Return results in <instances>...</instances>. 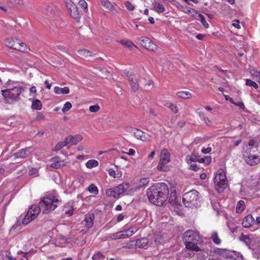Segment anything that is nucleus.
Instances as JSON below:
<instances>
[{"label": "nucleus", "mask_w": 260, "mask_h": 260, "mask_svg": "<svg viewBox=\"0 0 260 260\" xmlns=\"http://www.w3.org/2000/svg\"><path fill=\"white\" fill-rule=\"evenodd\" d=\"M60 202V201L58 199V197L55 196L51 195L43 198L39 202V206L33 205L29 208L27 214L22 221V224L26 225L37 218L40 213L41 209L43 214H48L53 211Z\"/></svg>", "instance_id": "1"}, {"label": "nucleus", "mask_w": 260, "mask_h": 260, "mask_svg": "<svg viewBox=\"0 0 260 260\" xmlns=\"http://www.w3.org/2000/svg\"><path fill=\"white\" fill-rule=\"evenodd\" d=\"M169 188L163 182H159L149 187L147 195L149 201L157 206H161L168 198Z\"/></svg>", "instance_id": "2"}, {"label": "nucleus", "mask_w": 260, "mask_h": 260, "mask_svg": "<svg viewBox=\"0 0 260 260\" xmlns=\"http://www.w3.org/2000/svg\"><path fill=\"white\" fill-rule=\"evenodd\" d=\"M7 88L1 90L4 100L9 104H13L21 100V94L24 90V87L18 81L9 79L6 83Z\"/></svg>", "instance_id": "3"}, {"label": "nucleus", "mask_w": 260, "mask_h": 260, "mask_svg": "<svg viewBox=\"0 0 260 260\" xmlns=\"http://www.w3.org/2000/svg\"><path fill=\"white\" fill-rule=\"evenodd\" d=\"M183 240L187 249L196 252L201 251L198 244L202 242V239L199 232L186 231L183 235Z\"/></svg>", "instance_id": "4"}, {"label": "nucleus", "mask_w": 260, "mask_h": 260, "mask_svg": "<svg viewBox=\"0 0 260 260\" xmlns=\"http://www.w3.org/2000/svg\"><path fill=\"white\" fill-rule=\"evenodd\" d=\"M5 45L13 49H15L24 53H27L30 51L29 47L20 39L10 37L4 40Z\"/></svg>", "instance_id": "5"}, {"label": "nucleus", "mask_w": 260, "mask_h": 260, "mask_svg": "<svg viewBox=\"0 0 260 260\" xmlns=\"http://www.w3.org/2000/svg\"><path fill=\"white\" fill-rule=\"evenodd\" d=\"M214 181L217 191L219 193L222 192L228 185L225 171L222 169H219L214 178Z\"/></svg>", "instance_id": "6"}, {"label": "nucleus", "mask_w": 260, "mask_h": 260, "mask_svg": "<svg viewBox=\"0 0 260 260\" xmlns=\"http://www.w3.org/2000/svg\"><path fill=\"white\" fill-rule=\"evenodd\" d=\"M170 162V153L164 148L161 149L160 154V159L157 166V169L159 171L167 172L169 171L170 167L168 164Z\"/></svg>", "instance_id": "7"}, {"label": "nucleus", "mask_w": 260, "mask_h": 260, "mask_svg": "<svg viewBox=\"0 0 260 260\" xmlns=\"http://www.w3.org/2000/svg\"><path fill=\"white\" fill-rule=\"evenodd\" d=\"M199 197V192L196 190H191L184 194L182 201L186 207H190L197 204Z\"/></svg>", "instance_id": "8"}, {"label": "nucleus", "mask_w": 260, "mask_h": 260, "mask_svg": "<svg viewBox=\"0 0 260 260\" xmlns=\"http://www.w3.org/2000/svg\"><path fill=\"white\" fill-rule=\"evenodd\" d=\"M139 40L141 45L148 50L154 51L157 49L156 45L148 37H142Z\"/></svg>", "instance_id": "9"}, {"label": "nucleus", "mask_w": 260, "mask_h": 260, "mask_svg": "<svg viewBox=\"0 0 260 260\" xmlns=\"http://www.w3.org/2000/svg\"><path fill=\"white\" fill-rule=\"evenodd\" d=\"M134 136L136 138L143 142L149 141L151 139V136L138 128H135L133 132Z\"/></svg>", "instance_id": "10"}, {"label": "nucleus", "mask_w": 260, "mask_h": 260, "mask_svg": "<svg viewBox=\"0 0 260 260\" xmlns=\"http://www.w3.org/2000/svg\"><path fill=\"white\" fill-rule=\"evenodd\" d=\"M127 80L132 90L136 92L139 88V84L138 79L135 75H130L128 76Z\"/></svg>", "instance_id": "11"}, {"label": "nucleus", "mask_w": 260, "mask_h": 260, "mask_svg": "<svg viewBox=\"0 0 260 260\" xmlns=\"http://www.w3.org/2000/svg\"><path fill=\"white\" fill-rule=\"evenodd\" d=\"M52 163L50 167L55 169H59L63 167L67 163L65 160H61L59 156H55L51 159Z\"/></svg>", "instance_id": "12"}, {"label": "nucleus", "mask_w": 260, "mask_h": 260, "mask_svg": "<svg viewBox=\"0 0 260 260\" xmlns=\"http://www.w3.org/2000/svg\"><path fill=\"white\" fill-rule=\"evenodd\" d=\"M244 158L246 162L250 166L256 165L260 162L259 158L256 155L248 154L247 155H245Z\"/></svg>", "instance_id": "13"}, {"label": "nucleus", "mask_w": 260, "mask_h": 260, "mask_svg": "<svg viewBox=\"0 0 260 260\" xmlns=\"http://www.w3.org/2000/svg\"><path fill=\"white\" fill-rule=\"evenodd\" d=\"M95 216L93 213H88L85 215L84 221L85 222V227L87 229L92 228L93 225V221Z\"/></svg>", "instance_id": "14"}, {"label": "nucleus", "mask_w": 260, "mask_h": 260, "mask_svg": "<svg viewBox=\"0 0 260 260\" xmlns=\"http://www.w3.org/2000/svg\"><path fill=\"white\" fill-rule=\"evenodd\" d=\"M254 223V217L252 215L248 214L244 218L242 224L243 227L247 228L251 226Z\"/></svg>", "instance_id": "15"}, {"label": "nucleus", "mask_w": 260, "mask_h": 260, "mask_svg": "<svg viewBox=\"0 0 260 260\" xmlns=\"http://www.w3.org/2000/svg\"><path fill=\"white\" fill-rule=\"evenodd\" d=\"M149 182V178L145 177L140 179L134 183L135 188L140 189L148 184Z\"/></svg>", "instance_id": "16"}, {"label": "nucleus", "mask_w": 260, "mask_h": 260, "mask_svg": "<svg viewBox=\"0 0 260 260\" xmlns=\"http://www.w3.org/2000/svg\"><path fill=\"white\" fill-rule=\"evenodd\" d=\"M129 187L128 183L123 182L114 187L117 193H119V196L126 191Z\"/></svg>", "instance_id": "17"}, {"label": "nucleus", "mask_w": 260, "mask_h": 260, "mask_svg": "<svg viewBox=\"0 0 260 260\" xmlns=\"http://www.w3.org/2000/svg\"><path fill=\"white\" fill-rule=\"evenodd\" d=\"M132 242H135V245L138 248L144 247L148 243V239L146 238H142L137 239L135 241H132Z\"/></svg>", "instance_id": "18"}, {"label": "nucleus", "mask_w": 260, "mask_h": 260, "mask_svg": "<svg viewBox=\"0 0 260 260\" xmlns=\"http://www.w3.org/2000/svg\"><path fill=\"white\" fill-rule=\"evenodd\" d=\"M30 147L25 148L20 150L18 152L14 154L16 157L24 158L26 157L29 151Z\"/></svg>", "instance_id": "19"}, {"label": "nucleus", "mask_w": 260, "mask_h": 260, "mask_svg": "<svg viewBox=\"0 0 260 260\" xmlns=\"http://www.w3.org/2000/svg\"><path fill=\"white\" fill-rule=\"evenodd\" d=\"M66 139H68V144L71 143L72 145H75L81 141L82 139L81 135H77L73 137H68Z\"/></svg>", "instance_id": "20"}, {"label": "nucleus", "mask_w": 260, "mask_h": 260, "mask_svg": "<svg viewBox=\"0 0 260 260\" xmlns=\"http://www.w3.org/2000/svg\"><path fill=\"white\" fill-rule=\"evenodd\" d=\"M179 9L182 10L184 13L187 14H190L192 17H194L198 12L196 11L194 9L191 8L187 6H183L182 5L180 6Z\"/></svg>", "instance_id": "21"}, {"label": "nucleus", "mask_w": 260, "mask_h": 260, "mask_svg": "<svg viewBox=\"0 0 260 260\" xmlns=\"http://www.w3.org/2000/svg\"><path fill=\"white\" fill-rule=\"evenodd\" d=\"M70 15L71 17H72L73 18L77 20H79L80 18V15L79 14V13L78 12V9L77 6H73V7L72 8V9L70 10L69 11Z\"/></svg>", "instance_id": "22"}, {"label": "nucleus", "mask_w": 260, "mask_h": 260, "mask_svg": "<svg viewBox=\"0 0 260 260\" xmlns=\"http://www.w3.org/2000/svg\"><path fill=\"white\" fill-rule=\"evenodd\" d=\"M115 187L107 189L105 193L108 197H113L114 198H118L120 197L119 193H117Z\"/></svg>", "instance_id": "23"}, {"label": "nucleus", "mask_w": 260, "mask_h": 260, "mask_svg": "<svg viewBox=\"0 0 260 260\" xmlns=\"http://www.w3.org/2000/svg\"><path fill=\"white\" fill-rule=\"evenodd\" d=\"M154 10L158 13H163L166 11L164 5L158 2H155L153 3Z\"/></svg>", "instance_id": "24"}, {"label": "nucleus", "mask_w": 260, "mask_h": 260, "mask_svg": "<svg viewBox=\"0 0 260 260\" xmlns=\"http://www.w3.org/2000/svg\"><path fill=\"white\" fill-rule=\"evenodd\" d=\"M178 98L183 99H190L192 98V94L188 91H180L176 93Z\"/></svg>", "instance_id": "25"}, {"label": "nucleus", "mask_w": 260, "mask_h": 260, "mask_svg": "<svg viewBox=\"0 0 260 260\" xmlns=\"http://www.w3.org/2000/svg\"><path fill=\"white\" fill-rule=\"evenodd\" d=\"M194 18L196 20L200 21L206 28H208L209 27V24L206 22L205 18L203 15L198 12Z\"/></svg>", "instance_id": "26"}, {"label": "nucleus", "mask_w": 260, "mask_h": 260, "mask_svg": "<svg viewBox=\"0 0 260 260\" xmlns=\"http://www.w3.org/2000/svg\"><path fill=\"white\" fill-rule=\"evenodd\" d=\"M54 92L57 94H68L70 92V89L68 87L61 88L58 86H55L54 88Z\"/></svg>", "instance_id": "27"}, {"label": "nucleus", "mask_w": 260, "mask_h": 260, "mask_svg": "<svg viewBox=\"0 0 260 260\" xmlns=\"http://www.w3.org/2000/svg\"><path fill=\"white\" fill-rule=\"evenodd\" d=\"M229 256L234 260H243L242 255L236 251H232L230 253Z\"/></svg>", "instance_id": "28"}, {"label": "nucleus", "mask_w": 260, "mask_h": 260, "mask_svg": "<svg viewBox=\"0 0 260 260\" xmlns=\"http://www.w3.org/2000/svg\"><path fill=\"white\" fill-rule=\"evenodd\" d=\"M79 54L83 57H88L92 55V52L85 49H81L78 51Z\"/></svg>", "instance_id": "29"}, {"label": "nucleus", "mask_w": 260, "mask_h": 260, "mask_svg": "<svg viewBox=\"0 0 260 260\" xmlns=\"http://www.w3.org/2000/svg\"><path fill=\"white\" fill-rule=\"evenodd\" d=\"M245 209V202L242 200L239 201L237 203V204L236 209V212L239 213H241Z\"/></svg>", "instance_id": "30"}, {"label": "nucleus", "mask_w": 260, "mask_h": 260, "mask_svg": "<svg viewBox=\"0 0 260 260\" xmlns=\"http://www.w3.org/2000/svg\"><path fill=\"white\" fill-rule=\"evenodd\" d=\"M42 108V104L41 102L38 99H36L32 101L31 108L35 110H41Z\"/></svg>", "instance_id": "31"}, {"label": "nucleus", "mask_w": 260, "mask_h": 260, "mask_svg": "<svg viewBox=\"0 0 260 260\" xmlns=\"http://www.w3.org/2000/svg\"><path fill=\"white\" fill-rule=\"evenodd\" d=\"M211 239L212 240L213 242L217 245H219L221 243V240L219 238L218 234L217 232H213L211 236Z\"/></svg>", "instance_id": "32"}, {"label": "nucleus", "mask_w": 260, "mask_h": 260, "mask_svg": "<svg viewBox=\"0 0 260 260\" xmlns=\"http://www.w3.org/2000/svg\"><path fill=\"white\" fill-rule=\"evenodd\" d=\"M120 42L125 47L129 49H132L133 47H136V46L131 41L129 40H122L120 41Z\"/></svg>", "instance_id": "33"}, {"label": "nucleus", "mask_w": 260, "mask_h": 260, "mask_svg": "<svg viewBox=\"0 0 260 260\" xmlns=\"http://www.w3.org/2000/svg\"><path fill=\"white\" fill-rule=\"evenodd\" d=\"M99 166V162L95 159H90L87 161L86 166L88 169L96 167Z\"/></svg>", "instance_id": "34"}, {"label": "nucleus", "mask_w": 260, "mask_h": 260, "mask_svg": "<svg viewBox=\"0 0 260 260\" xmlns=\"http://www.w3.org/2000/svg\"><path fill=\"white\" fill-rule=\"evenodd\" d=\"M68 144V139H65L64 141H60L58 142L55 147V150L56 151L60 150L62 147Z\"/></svg>", "instance_id": "35"}, {"label": "nucleus", "mask_w": 260, "mask_h": 260, "mask_svg": "<svg viewBox=\"0 0 260 260\" xmlns=\"http://www.w3.org/2000/svg\"><path fill=\"white\" fill-rule=\"evenodd\" d=\"M88 191L95 196L99 193L98 188L94 184H91L88 187Z\"/></svg>", "instance_id": "36"}, {"label": "nucleus", "mask_w": 260, "mask_h": 260, "mask_svg": "<svg viewBox=\"0 0 260 260\" xmlns=\"http://www.w3.org/2000/svg\"><path fill=\"white\" fill-rule=\"evenodd\" d=\"M74 210V209L72 207H68V206H65L63 208L64 214L68 217L73 215Z\"/></svg>", "instance_id": "37"}, {"label": "nucleus", "mask_w": 260, "mask_h": 260, "mask_svg": "<svg viewBox=\"0 0 260 260\" xmlns=\"http://www.w3.org/2000/svg\"><path fill=\"white\" fill-rule=\"evenodd\" d=\"M109 175L113 178H120L122 176L121 173H117L116 174L115 171L113 169H110L108 170Z\"/></svg>", "instance_id": "38"}, {"label": "nucleus", "mask_w": 260, "mask_h": 260, "mask_svg": "<svg viewBox=\"0 0 260 260\" xmlns=\"http://www.w3.org/2000/svg\"><path fill=\"white\" fill-rule=\"evenodd\" d=\"M105 258V255L101 252L94 253L92 256V260H103Z\"/></svg>", "instance_id": "39"}, {"label": "nucleus", "mask_w": 260, "mask_h": 260, "mask_svg": "<svg viewBox=\"0 0 260 260\" xmlns=\"http://www.w3.org/2000/svg\"><path fill=\"white\" fill-rule=\"evenodd\" d=\"M101 4L102 6L105 7L109 10H111L113 7L112 4L108 0H102Z\"/></svg>", "instance_id": "40"}, {"label": "nucleus", "mask_w": 260, "mask_h": 260, "mask_svg": "<svg viewBox=\"0 0 260 260\" xmlns=\"http://www.w3.org/2000/svg\"><path fill=\"white\" fill-rule=\"evenodd\" d=\"M125 234H126L127 238L131 237L133 236L135 233H136L137 231V230H134V229L133 228H129L128 229L124 230Z\"/></svg>", "instance_id": "41"}, {"label": "nucleus", "mask_w": 260, "mask_h": 260, "mask_svg": "<svg viewBox=\"0 0 260 260\" xmlns=\"http://www.w3.org/2000/svg\"><path fill=\"white\" fill-rule=\"evenodd\" d=\"M108 238L111 240H118L121 239L119 232L110 234L108 236Z\"/></svg>", "instance_id": "42"}, {"label": "nucleus", "mask_w": 260, "mask_h": 260, "mask_svg": "<svg viewBox=\"0 0 260 260\" xmlns=\"http://www.w3.org/2000/svg\"><path fill=\"white\" fill-rule=\"evenodd\" d=\"M154 241L156 244H161L162 242V236L160 234L155 235Z\"/></svg>", "instance_id": "43"}, {"label": "nucleus", "mask_w": 260, "mask_h": 260, "mask_svg": "<svg viewBox=\"0 0 260 260\" xmlns=\"http://www.w3.org/2000/svg\"><path fill=\"white\" fill-rule=\"evenodd\" d=\"M246 84L248 86L253 87L255 89L257 88L258 86L257 84L250 79H247L246 81Z\"/></svg>", "instance_id": "44"}, {"label": "nucleus", "mask_w": 260, "mask_h": 260, "mask_svg": "<svg viewBox=\"0 0 260 260\" xmlns=\"http://www.w3.org/2000/svg\"><path fill=\"white\" fill-rule=\"evenodd\" d=\"M124 6L129 11H133L135 9L134 5L129 1H126L124 3Z\"/></svg>", "instance_id": "45"}, {"label": "nucleus", "mask_w": 260, "mask_h": 260, "mask_svg": "<svg viewBox=\"0 0 260 260\" xmlns=\"http://www.w3.org/2000/svg\"><path fill=\"white\" fill-rule=\"evenodd\" d=\"M100 109V107L99 105H92L89 107V110L90 112L92 113H95L99 111Z\"/></svg>", "instance_id": "46"}, {"label": "nucleus", "mask_w": 260, "mask_h": 260, "mask_svg": "<svg viewBox=\"0 0 260 260\" xmlns=\"http://www.w3.org/2000/svg\"><path fill=\"white\" fill-rule=\"evenodd\" d=\"M72 104L69 102H67L63 106V107L62 109V111L63 112H66L68 111L72 108Z\"/></svg>", "instance_id": "47"}, {"label": "nucleus", "mask_w": 260, "mask_h": 260, "mask_svg": "<svg viewBox=\"0 0 260 260\" xmlns=\"http://www.w3.org/2000/svg\"><path fill=\"white\" fill-rule=\"evenodd\" d=\"M169 107L170 109L175 114L177 113L178 112V109L177 106L173 103H170L169 104Z\"/></svg>", "instance_id": "48"}, {"label": "nucleus", "mask_w": 260, "mask_h": 260, "mask_svg": "<svg viewBox=\"0 0 260 260\" xmlns=\"http://www.w3.org/2000/svg\"><path fill=\"white\" fill-rule=\"evenodd\" d=\"M65 3L66 7L68 9L69 11L72 9L73 6H76V5L71 0H66Z\"/></svg>", "instance_id": "49"}, {"label": "nucleus", "mask_w": 260, "mask_h": 260, "mask_svg": "<svg viewBox=\"0 0 260 260\" xmlns=\"http://www.w3.org/2000/svg\"><path fill=\"white\" fill-rule=\"evenodd\" d=\"M78 4L83 9H87V4L84 0H80Z\"/></svg>", "instance_id": "50"}, {"label": "nucleus", "mask_w": 260, "mask_h": 260, "mask_svg": "<svg viewBox=\"0 0 260 260\" xmlns=\"http://www.w3.org/2000/svg\"><path fill=\"white\" fill-rule=\"evenodd\" d=\"M250 73L251 75L253 76H255L257 77H259L260 76V71H258L255 69H253L250 70Z\"/></svg>", "instance_id": "51"}, {"label": "nucleus", "mask_w": 260, "mask_h": 260, "mask_svg": "<svg viewBox=\"0 0 260 260\" xmlns=\"http://www.w3.org/2000/svg\"><path fill=\"white\" fill-rule=\"evenodd\" d=\"M38 174V171L36 168H31L29 172V174L31 176H37Z\"/></svg>", "instance_id": "52"}, {"label": "nucleus", "mask_w": 260, "mask_h": 260, "mask_svg": "<svg viewBox=\"0 0 260 260\" xmlns=\"http://www.w3.org/2000/svg\"><path fill=\"white\" fill-rule=\"evenodd\" d=\"M189 169L192 171H197L200 170V167L197 164H193L190 166Z\"/></svg>", "instance_id": "53"}, {"label": "nucleus", "mask_w": 260, "mask_h": 260, "mask_svg": "<svg viewBox=\"0 0 260 260\" xmlns=\"http://www.w3.org/2000/svg\"><path fill=\"white\" fill-rule=\"evenodd\" d=\"M212 151V148L211 147H208L207 148H202L201 152L204 154H207L210 153Z\"/></svg>", "instance_id": "54"}, {"label": "nucleus", "mask_w": 260, "mask_h": 260, "mask_svg": "<svg viewBox=\"0 0 260 260\" xmlns=\"http://www.w3.org/2000/svg\"><path fill=\"white\" fill-rule=\"evenodd\" d=\"M30 93L32 95H35L37 93V88L35 86H32L29 89Z\"/></svg>", "instance_id": "55"}, {"label": "nucleus", "mask_w": 260, "mask_h": 260, "mask_svg": "<svg viewBox=\"0 0 260 260\" xmlns=\"http://www.w3.org/2000/svg\"><path fill=\"white\" fill-rule=\"evenodd\" d=\"M212 161V158L211 156H205L204 157V162L206 165H209Z\"/></svg>", "instance_id": "56"}, {"label": "nucleus", "mask_w": 260, "mask_h": 260, "mask_svg": "<svg viewBox=\"0 0 260 260\" xmlns=\"http://www.w3.org/2000/svg\"><path fill=\"white\" fill-rule=\"evenodd\" d=\"M125 231L124 230H122L121 231H119V234H120V238L121 239H126L127 238V236L126 235V234H125V233H124Z\"/></svg>", "instance_id": "57"}, {"label": "nucleus", "mask_w": 260, "mask_h": 260, "mask_svg": "<svg viewBox=\"0 0 260 260\" xmlns=\"http://www.w3.org/2000/svg\"><path fill=\"white\" fill-rule=\"evenodd\" d=\"M239 23H240V22L238 20H237V19L235 20L234 23H233V25L235 27H236L238 29H239V28H240V25L239 24Z\"/></svg>", "instance_id": "58"}, {"label": "nucleus", "mask_w": 260, "mask_h": 260, "mask_svg": "<svg viewBox=\"0 0 260 260\" xmlns=\"http://www.w3.org/2000/svg\"><path fill=\"white\" fill-rule=\"evenodd\" d=\"M203 120L206 123V124L208 125H211L212 123L211 120L207 117H204V119Z\"/></svg>", "instance_id": "59"}, {"label": "nucleus", "mask_w": 260, "mask_h": 260, "mask_svg": "<svg viewBox=\"0 0 260 260\" xmlns=\"http://www.w3.org/2000/svg\"><path fill=\"white\" fill-rule=\"evenodd\" d=\"M124 219V215L123 214H119L118 215L117 217L116 221L117 222H119L123 220Z\"/></svg>", "instance_id": "60"}, {"label": "nucleus", "mask_w": 260, "mask_h": 260, "mask_svg": "<svg viewBox=\"0 0 260 260\" xmlns=\"http://www.w3.org/2000/svg\"><path fill=\"white\" fill-rule=\"evenodd\" d=\"M224 96H225V99L226 101H230L233 104H236V102H235V101L233 98L230 97L229 95H224Z\"/></svg>", "instance_id": "61"}, {"label": "nucleus", "mask_w": 260, "mask_h": 260, "mask_svg": "<svg viewBox=\"0 0 260 260\" xmlns=\"http://www.w3.org/2000/svg\"><path fill=\"white\" fill-rule=\"evenodd\" d=\"M44 115L43 113L41 112H39L37 115V120H41L44 118Z\"/></svg>", "instance_id": "62"}, {"label": "nucleus", "mask_w": 260, "mask_h": 260, "mask_svg": "<svg viewBox=\"0 0 260 260\" xmlns=\"http://www.w3.org/2000/svg\"><path fill=\"white\" fill-rule=\"evenodd\" d=\"M186 160L188 163L196 161V159L192 156L187 157Z\"/></svg>", "instance_id": "63"}, {"label": "nucleus", "mask_w": 260, "mask_h": 260, "mask_svg": "<svg viewBox=\"0 0 260 260\" xmlns=\"http://www.w3.org/2000/svg\"><path fill=\"white\" fill-rule=\"evenodd\" d=\"M234 105L238 106L241 109H244L245 108V106L243 102L236 103V104H234Z\"/></svg>", "instance_id": "64"}]
</instances>
